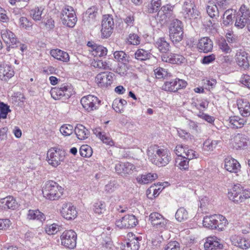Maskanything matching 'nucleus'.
I'll use <instances>...</instances> for the list:
<instances>
[{"mask_svg":"<svg viewBox=\"0 0 250 250\" xmlns=\"http://www.w3.org/2000/svg\"><path fill=\"white\" fill-rule=\"evenodd\" d=\"M147 155L152 164L158 167L167 166L171 161L169 151L157 145H151L147 149Z\"/></svg>","mask_w":250,"mask_h":250,"instance_id":"f257e3e1","label":"nucleus"},{"mask_svg":"<svg viewBox=\"0 0 250 250\" xmlns=\"http://www.w3.org/2000/svg\"><path fill=\"white\" fill-rule=\"evenodd\" d=\"M43 197L54 201L59 199L63 193V188L58 183L49 181L45 183L42 189Z\"/></svg>","mask_w":250,"mask_h":250,"instance_id":"f03ea898","label":"nucleus"},{"mask_svg":"<svg viewBox=\"0 0 250 250\" xmlns=\"http://www.w3.org/2000/svg\"><path fill=\"white\" fill-rule=\"evenodd\" d=\"M229 199L236 204H240L250 198V189H244L240 185H235L228 193Z\"/></svg>","mask_w":250,"mask_h":250,"instance_id":"7ed1b4c3","label":"nucleus"},{"mask_svg":"<svg viewBox=\"0 0 250 250\" xmlns=\"http://www.w3.org/2000/svg\"><path fill=\"white\" fill-rule=\"evenodd\" d=\"M50 94L55 100H66L74 94V91L70 84L63 83L60 86L52 88Z\"/></svg>","mask_w":250,"mask_h":250,"instance_id":"20e7f679","label":"nucleus"},{"mask_svg":"<svg viewBox=\"0 0 250 250\" xmlns=\"http://www.w3.org/2000/svg\"><path fill=\"white\" fill-rule=\"evenodd\" d=\"M64 159V153L62 150L57 147H52L48 150L46 160L52 167H57Z\"/></svg>","mask_w":250,"mask_h":250,"instance_id":"39448f33","label":"nucleus"},{"mask_svg":"<svg viewBox=\"0 0 250 250\" xmlns=\"http://www.w3.org/2000/svg\"><path fill=\"white\" fill-rule=\"evenodd\" d=\"M77 235L73 230H66L60 236L61 244L68 249H74L76 246Z\"/></svg>","mask_w":250,"mask_h":250,"instance_id":"423d86ee","label":"nucleus"},{"mask_svg":"<svg viewBox=\"0 0 250 250\" xmlns=\"http://www.w3.org/2000/svg\"><path fill=\"white\" fill-rule=\"evenodd\" d=\"M81 103L86 111L91 112L99 108L101 104V101L94 95H88L81 99Z\"/></svg>","mask_w":250,"mask_h":250,"instance_id":"0eeeda50","label":"nucleus"},{"mask_svg":"<svg viewBox=\"0 0 250 250\" xmlns=\"http://www.w3.org/2000/svg\"><path fill=\"white\" fill-rule=\"evenodd\" d=\"M138 224V220L135 215L132 214H126L121 218L117 219L116 226L121 229H131Z\"/></svg>","mask_w":250,"mask_h":250,"instance_id":"6e6552de","label":"nucleus"},{"mask_svg":"<svg viewBox=\"0 0 250 250\" xmlns=\"http://www.w3.org/2000/svg\"><path fill=\"white\" fill-rule=\"evenodd\" d=\"M181 13L184 19L189 20L197 19L200 15L199 11L190 1L184 3Z\"/></svg>","mask_w":250,"mask_h":250,"instance_id":"1a4fd4ad","label":"nucleus"},{"mask_svg":"<svg viewBox=\"0 0 250 250\" xmlns=\"http://www.w3.org/2000/svg\"><path fill=\"white\" fill-rule=\"evenodd\" d=\"M98 8L96 6L89 8L83 14V21L85 26H95L98 23Z\"/></svg>","mask_w":250,"mask_h":250,"instance_id":"9d476101","label":"nucleus"},{"mask_svg":"<svg viewBox=\"0 0 250 250\" xmlns=\"http://www.w3.org/2000/svg\"><path fill=\"white\" fill-rule=\"evenodd\" d=\"M149 221L155 229L159 230L166 229L168 222L161 214L155 212L149 215Z\"/></svg>","mask_w":250,"mask_h":250,"instance_id":"9b49d317","label":"nucleus"},{"mask_svg":"<svg viewBox=\"0 0 250 250\" xmlns=\"http://www.w3.org/2000/svg\"><path fill=\"white\" fill-rule=\"evenodd\" d=\"M114 27V22L112 16L105 15L103 17L102 22L101 33L103 38H107L111 35Z\"/></svg>","mask_w":250,"mask_h":250,"instance_id":"f8f14e48","label":"nucleus"},{"mask_svg":"<svg viewBox=\"0 0 250 250\" xmlns=\"http://www.w3.org/2000/svg\"><path fill=\"white\" fill-rule=\"evenodd\" d=\"M127 236L126 243L121 246L122 250H138L142 237L140 236H136L132 232L128 233Z\"/></svg>","mask_w":250,"mask_h":250,"instance_id":"ddd939ff","label":"nucleus"},{"mask_svg":"<svg viewBox=\"0 0 250 250\" xmlns=\"http://www.w3.org/2000/svg\"><path fill=\"white\" fill-rule=\"evenodd\" d=\"M174 6L168 3L161 7L157 13V19L162 23H165L172 17Z\"/></svg>","mask_w":250,"mask_h":250,"instance_id":"4468645a","label":"nucleus"},{"mask_svg":"<svg viewBox=\"0 0 250 250\" xmlns=\"http://www.w3.org/2000/svg\"><path fill=\"white\" fill-rule=\"evenodd\" d=\"M0 34L4 42L8 45L6 48L8 52L10 51V47H18L17 44L19 43V42L12 31L7 29H4L1 30Z\"/></svg>","mask_w":250,"mask_h":250,"instance_id":"2eb2a0df","label":"nucleus"},{"mask_svg":"<svg viewBox=\"0 0 250 250\" xmlns=\"http://www.w3.org/2000/svg\"><path fill=\"white\" fill-rule=\"evenodd\" d=\"M136 167L129 162H121L117 163L115 166L116 172L122 177H127L133 173Z\"/></svg>","mask_w":250,"mask_h":250,"instance_id":"dca6fc26","label":"nucleus"},{"mask_svg":"<svg viewBox=\"0 0 250 250\" xmlns=\"http://www.w3.org/2000/svg\"><path fill=\"white\" fill-rule=\"evenodd\" d=\"M114 75V74L110 72H103L96 76L95 81L99 87H107L112 83Z\"/></svg>","mask_w":250,"mask_h":250,"instance_id":"f3484780","label":"nucleus"},{"mask_svg":"<svg viewBox=\"0 0 250 250\" xmlns=\"http://www.w3.org/2000/svg\"><path fill=\"white\" fill-rule=\"evenodd\" d=\"M60 213L62 217L68 220L74 219L77 216L76 208L71 203H63L60 209Z\"/></svg>","mask_w":250,"mask_h":250,"instance_id":"a211bd4d","label":"nucleus"},{"mask_svg":"<svg viewBox=\"0 0 250 250\" xmlns=\"http://www.w3.org/2000/svg\"><path fill=\"white\" fill-rule=\"evenodd\" d=\"M240 11L241 15L236 18L235 26L239 29L244 28L248 25L250 16V10L246 9L245 6L240 7Z\"/></svg>","mask_w":250,"mask_h":250,"instance_id":"6ab92c4d","label":"nucleus"},{"mask_svg":"<svg viewBox=\"0 0 250 250\" xmlns=\"http://www.w3.org/2000/svg\"><path fill=\"white\" fill-rule=\"evenodd\" d=\"M236 62L241 69L248 70L250 68V59L248 54L245 51L240 50L236 54Z\"/></svg>","mask_w":250,"mask_h":250,"instance_id":"aec40b11","label":"nucleus"},{"mask_svg":"<svg viewBox=\"0 0 250 250\" xmlns=\"http://www.w3.org/2000/svg\"><path fill=\"white\" fill-rule=\"evenodd\" d=\"M250 144V141L246 135L238 133L235 135L232 141V145L236 149H244Z\"/></svg>","mask_w":250,"mask_h":250,"instance_id":"412c9836","label":"nucleus"},{"mask_svg":"<svg viewBox=\"0 0 250 250\" xmlns=\"http://www.w3.org/2000/svg\"><path fill=\"white\" fill-rule=\"evenodd\" d=\"M162 60L163 62L171 64H180L185 61V58L181 55L174 53L164 54L162 56Z\"/></svg>","mask_w":250,"mask_h":250,"instance_id":"4be33fe9","label":"nucleus"},{"mask_svg":"<svg viewBox=\"0 0 250 250\" xmlns=\"http://www.w3.org/2000/svg\"><path fill=\"white\" fill-rule=\"evenodd\" d=\"M222 245L221 243V240L218 237L213 236L207 238L204 244L205 250H213L217 249H221Z\"/></svg>","mask_w":250,"mask_h":250,"instance_id":"5701e85b","label":"nucleus"},{"mask_svg":"<svg viewBox=\"0 0 250 250\" xmlns=\"http://www.w3.org/2000/svg\"><path fill=\"white\" fill-rule=\"evenodd\" d=\"M231 244L242 249H247L250 247V241L240 236L233 235L230 237Z\"/></svg>","mask_w":250,"mask_h":250,"instance_id":"b1692460","label":"nucleus"},{"mask_svg":"<svg viewBox=\"0 0 250 250\" xmlns=\"http://www.w3.org/2000/svg\"><path fill=\"white\" fill-rule=\"evenodd\" d=\"M14 75V71L11 65L3 63H0V79L7 81Z\"/></svg>","mask_w":250,"mask_h":250,"instance_id":"393cba45","label":"nucleus"},{"mask_svg":"<svg viewBox=\"0 0 250 250\" xmlns=\"http://www.w3.org/2000/svg\"><path fill=\"white\" fill-rule=\"evenodd\" d=\"M237 104L241 115L247 118L250 115V103L247 100L239 99L237 101Z\"/></svg>","mask_w":250,"mask_h":250,"instance_id":"a878e982","label":"nucleus"},{"mask_svg":"<svg viewBox=\"0 0 250 250\" xmlns=\"http://www.w3.org/2000/svg\"><path fill=\"white\" fill-rule=\"evenodd\" d=\"M213 42L208 37H204L199 40L197 48L200 52L208 53L212 50Z\"/></svg>","mask_w":250,"mask_h":250,"instance_id":"bb28decb","label":"nucleus"},{"mask_svg":"<svg viewBox=\"0 0 250 250\" xmlns=\"http://www.w3.org/2000/svg\"><path fill=\"white\" fill-rule=\"evenodd\" d=\"M225 168L230 172L237 173L240 169V165L236 160L228 157L225 160Z\"/></svg>","mask_w":250,"mask_h":250,"instance_id":"cd10ccee","label":"nucleus"},{"mask_svg":"<svg viewBox=\"0 0 250 250\" xmlns=\"http://www.w3.org/2000/svg\"><path fill=\"white\" fill-rule=\"evenodd\" d=\"M50 54L54 59L63 62H68L70 60L69 55L68 53L59 49L51 50Z\"/></svg>","mask_w":250,"mask_h":250,"instance_id":"c85d7f7f","label":"nucleus"},{"mask_svg":"<svg viewBox=\"0 0 250 250\" xmlns=\"http://www.w3.org/2000/svg\"><path fill=\"white\" fill-rule=\"evenodd\" d=\"M247 118L239 116H231L229 118V126L232 128H242L247 122Z\"/></svg>","mask_w":250,"mask_h":250,"instance_id":"c756f323","label":"nucleus"},{"mask_svg":"<svg viewBox=\"0 0 250 250\" xmlns=\"http://www.w3.org/2000/svg\"><path fill=\"white\" fill-rule=\"evenodd\" d=\"M0 204L4 209H15L18 207V204L16 199L11 196L0 200Z\"/></svg>","mask_w":250,"mask_h":250,"instance_id":"7c9ffc66","label":"nucleus"},{"mask_svg":"<svg viewBox=\"0 0 250 250\" xmlns=\"http://www.w3.org/2000/svg\"><path fill=\"white\" fill-rule=\"evenodd\" d=\"M157 177L156 173H146L139 175L136 178V180L139 184H147L155 180Z\"/></svg>","mask_w":250,"mask_h":250,"instance_id":"2f4dec72","label":"nucleus"},{"mask_svg":"<svg viewBox=\"0 0 250 250\" xmlns=\"http://www.w3.org/2000/svg\"><path fill=\"white\" fill-rule=\"evenodd\" d=\"M75 133L78 139L83 140L89 136L90 132L86 127L81 124L77 125L74 129Z\"/></svg>","mask_w":250,"mask_h":250,"instance_id":"473e14b6","label":"nucleus"},{"mask_svg":"<svg viewBox=\"0 0 250 250\" xmlns=\"http://www.w3.org/2000/svg\"><path fill=\"white\" fill-rule=\"evenodd\" d=\"M27 218L30 220L43 222L45 219L44 214L39 209H29L27 214Z\"/></svg>","mask_w":250,"mask_h":250,"instance_id":"72a5a7b5","label":"nucleus"},{"mask_svg":"<svg viewBox=\"0 0 250 250\" xmlns=\"http://www.w3.org/2000/svg\"><path fill=\"white\" fill-rule=\"evenodd\" d=\"M91 55L94 57H103L107 54V49L102 45L94 44L91 49H89Z\"/></svg>","mask_w":250,"mask_h":250,"instance_id":"f704fd0d","label":"nucleus"},{"mask_svg":"<svg viewBox=\"0 0 250 250\" xmlns=\"http://www.w3.org/2000/svg\"><path fill=\"white\" fill-rule=\"evenodd\" d=\"M206 9L208 15L212 18L218 16L219 11L220 10L213 0H209L208 2Z\"/></svg>","mask_w":250,"mask_h":250,"instance_id":"c9c22d12","label":"nucleus"},{"mask_svg":"<svg viewBox=\"0 0 250 250\" xmlns=\"http://www.w3.org/2000/svg\"><path fill=\"white\" fill-rule=\"evenodd\" d=\"M218 217L216 214L205 216L203 220V226L210 229H216V224L215 223L218 220L216 219Z\"/></svg>","mask_w":250,"mask_h":250,"instance_id":"e433bc0d","label":"nucleus"},{"mask_svg":"<svg viewBox=\"0 0 250 250\" xmlns=\"http://www.w3.org/2000/svg\"><path fill=\"white\" fill-rule=\"evenodd\" d=\"M156 47L162 53H166L169 50L170 45L165 38H159L155 41Z\"/></svg>","mask_w":250,"mask_h":250,"instance_id":"4c0bfd02","label":"nucleus"},{"mask_svg":"<svg viewBox=\"0 0 250 250\" xmlns=\"http://www.w3.org/2000/svg\"><path fill=\"white\" fill-rule=\"evenodd\" d=\"M100 128L96 129L94 131V133L98 137L102 142L110 146H113L114 145V143L112 139L105 132H102L100 130Z\"/></svg>","mask_w":250,"mask_h":250,"instance_id":"58836bf2","label":"nucleus"},{"mask_svg":"<svg viewBox=\"0 0 250 250\" xmlns=\"http://www.w3.org/2000/svg\"><path fill=\"white\" fill-rule=\"evenodd\" d=\"M151 54L148 50L144 49H138L134 54L135 58L139 61H145L149 59Z\"/></svg>","mask_w":250,"mask_h":250,"instance_id":"ea45409f","label":"nucleus"},{"mask_svg":"<svg viewBox=\"0 0 250 250\" xmlns=\"http://www.w3.org/2000/svg\"><path fill=\"white\" fill-rule=\"evenodd\" d=\"M92 209L95 213L100 215L106 210V205L104 201L98 200L94 203Z\"/></svg>","mask_w":250,"mask_h":250,"instance_id":"a19ab883","label":"nucleus"},{"mask_svg":"<svg viewBox=\"0 0 250 250\" xmlns=\"http://www.w3.org/2000/svg\"><path fill=\"white\" fill-rule=\"evenodd\" d=\"M177 132L178 136L186 142L191 143L194 139V136L186 130L178 128Z\"/></svg>","mask_w":250,"mask_h":250,"instance_id":"79ce46f5","label":"nucleus"},{"mask_svg":"<svg viewBox=\"0 0 250 250\" xmlns=\"http://www.w3.org/2000/svg\"><path fill=\"white\" fill-rule=\"evenodd\" d=\"M189 215L188 211L183 207L178 208L175 213V218L179 222H183L188 220Z\"/></svg>","mask_w":250,"mask_h":250,"instance_id":"37998d69","label":"nucleus"},{"mask_svg":"<svg viewBox=\"0 0 250 250\" xmlns=\"http://www.w3.org/2000/svg\"><path fill=\"white\" fill-rule=\"evenodd\" d=\"M191 104L192 107H195L197 109L202 110L208 107V102L206 100L192 99Z\"/></svg>","mask_w":250,"mask_h":250,"instance_id":"c03bdc74","label":"nucleus"},{"mask_svg":"<svg viewBox=\"0 0 250 250\" xmlns=\"http://www.w3.org/2000/svg\"><path fill=\"white\" fill-rule=\"evenodd\" d=\"M161 4V0H151L147 5V12L149 13H154L158 12Z\"/></svg>","mask_w":250,"mask_h":250,"instance_id":"a18cd8bd","label":"nucleus"},{"mask_svg":"<svg viewBox=\"0 0 250 250\" xmlns=\"http://www.w3.org/2000/svg\"><path fill=\"white\" fill-rule=\"evenodd\" d=\"M234 11L232 9H229L224 13L223 18V24L224 26H228L232 23V16L234 14Z\"/></svg>","mask_w":250,"mask_h":250,"instance_id":"49530a36","label":"nucleus"},{"mask_svg":"<svg viewBox=\"0 0 250 250\" xmlns=\"http://www.w3.org/2000/svg\"><path fill=\"white\" fill-rule=\"evenodd\" d=\"M189 161V160L186 158L185 156H179L176 159V164L181 170H187L188 168Z\"/></svg>","mask_w":250,"mask_h":250,"instance_id":"de8ad7c7","label":"nucleus"},{"mask_svg":"<svg viewBox=\"0 0 250 250\" xmlns=\"http://www.w3.org/2000/svg\"><path fill=\"white\" fill-rule=\"evenodd\" d=\"M71 16L67 17L65 14L62 20V22L64 25H66L69 27H73L75 26L77 21V17L76 15H71Z\"/></svg>","mask_w":250,"mask_h":250,"instance_id":"09e8293b","label":"nucleus"},{"mask_svg":"<svg viewBox=\"0 0 250 250\" xmlns=\"http://www.w3.org/2000/svg\"><path fill=\"white\" fill-rule=\"evenodd\" d=\"M220 142L218 140L207 139L203 144L204 149L207 151H212L216 148L217 145Z\"/></svg>","mask_w":250,"mask_h":250,"instance_id":"8fccbe9b","label":"nucleus"},{"mask_svg":"<svg viewBox=\"0 0 250 250\" xmlns=\"http://www.w3.org/2000/svg\"><path fill=\"white\" fill-rule=\"evenodd\" d=\"M114 58L118 62L125 63L128 62V56L123 51H117L114 53Z\"/></svg>","mask_w":250,"mask_h":250,"instance_id":"3c124183","label":"nucleus"},{"mask_svg":"<svg viewBox=\"0 0 250 250\" xmlns=\"http://www.w3.org/2000/svg\"><path fill=\"white\" fill-rule=\"evenodd\" d=\"M43 10V8L42 7H35L30 11V16L35 21H40Z\"/></svg>","mask_w":250,"mask_h":250,"instance_id":"603ef678","label":"nucleus"},{"mask_svg":"<svg viewBox=\"0 0 250 250\" xmlns=\"http://www.w3.org/2000/svg\"><path fill=\"white\" fill-rule=\"evenodd\" d=\"M175 79L170 82H166L163 86V88L165 91L175 92L177 91V87H176L177 84Z\"/></svg>","mask_w":250,"mask_h":250,"instance_id":"864d4df0","label":"nucleus"},{"mask_svg":"<svg viewBox=\"0 0 250 250\" xmlns=\"http://www.w3.org/2000/svg\"><path fill=\"white\" fill-rule=\"evenodd\" d=\"M216 216L220 217H218V220L216 221V229H218L220 230H222L228 224V221L227 219L223 215H217Z\"/></svg>","mask_w":250,"mask_h":250,"instance_id":"5fc2aeb1","label":"nucleus"},{"mask_svg":"<svg viewBox=\"0 0 250 250\" xmlns=\"http://www.w3.org/2000/svg\"><path fill=\"white\" fill-rule=\"evenodd\" d=\"M74 131L73 127L69 124H64L61 126L60 131L64 136H68L72 134Z\"/></svg>","mask_w":250,"mask_h":250,"instance_id":"6e6d98bb","label":"nucleus"},{"mask_svg":"<svg viewBox=\"0 0 250 250\" xmlns=\"http://www.w3.org/2000/svg\"><path fill=\"white\" fill-rule=\"evenodd\" d=\"M80 155L83 157H89L92 155V150L88 145H83L80 148Z\"/></svg>","mask_w":250,"mask_h":250,"instance_id":"4d7b16f0","label":"nucleus"},{"mask_svg":"<svg viewBox=\"0 0 250 250\" xmlns=\"http://www.w3.org/2000/svg\"><path fill=\"white\" fill-rule=\"evenodd\" d=\"M45 230L49 235L55 234L60 231V226L56 223L47 225L45 228Z\"/></svg>","mask_w":250,"mask_h":250,"instance_id":"13d9d810","label":"nucleus"},{"mask_svg":"<svg viewBox=\"0 0 250 250\" xmlns=\"http://www.w3.org/2000/svg\"><path fill=\"white\" fill-rule=\"evenodd\" d=\"M218 46L219 49L225 53H229L231 51V47L224 39H221L218 41Z\"/></svg>","mask_w":250,"mask_h":250,"instance_id":"bf43d9fd","label":"nucleus"},{"mask_svg":"<svg viewBox=\"0 0 250 250\" xmlns=\"http://www.w3.org/2000/svg\"><path fill=\"white\" fill-rule=\"evenodd\" d=\"M184 156L187 159L190 160L194 158H197L199 156V154L194 150L190 148L188 146H187Z\"/></svg>","mask_w":250,"mask_h":250,"instance_id":"052dcab7","label":"nucleus"},{"mask_svg":"<svg viewBox=\"0 0 250 250\" xmlns=\"http://www.w3.org/2000/svg\"><path fill=\"white\" fill-rule=\"evenodd\" d=\"M165 250H180V243L176 241H170L164 247Z\"/></svg>","mask_w":250,"mask_h":250,"instance_id":"680f3d73","label":"nucleus"},{"mask_svg":"<svg viewBox=\"0 0 250 250\" xmlns=\"http://www.w3.org/2000/svg\"><path fill=\"white\" fill-rule=\"evenodd\" d=\"M118 188L117 182L115 181H110L104 187V190L106 193H111Z\"/></svg>","mask_w":250,"mask_h":250,"instance_id":"e2e57ef3","label":"nucleus"},{"mask_svg":"<svg viewBox=\"0 0 250 250\" xmlns=\"http://www.w3.org/2000/svg\"><path fill=\"white\" fill-rule=\"evenodd\" d=\"M183 37V34L174 32H169V38L171 42L173 43H177L182 41Z\"/></svg>","mask_w":250,"mask_h":250,"instance_id":"0e129e2a","label":"nucleus"},{"mask_svg":"<svg viewBox=\"0 0 250 250\" xmlns=\"http://www.w3.org/2000/svg\"><path fill=\"white\" fill-rule=\"evenodd\" d=\"M20 26L21 28L28 29L32 26V23L24 17H22L19 19Z\"/></svg>","mask_w":250,"mask_h":250,"instance_id":"69168bd1","label":"nucleus"},{"mask_svg":"<svg viewBox=\"0 0 250 250\" xmlns=\"http://www.w3.org/2000/svg\"><path fill=\"white\" fill-rule=\"evenodd\" d=\"M128 42L133 45H138L140 43V38L136 34H130L127 39Z\"/></svg>","mask_w":250,"mask_h":250,"instance_id":"338daca9","label":"nucleus"},{"mask_svg":"<svg viewBox=\"0 0 250 250\" xmlns=\"http://www.w3.org/2000/svg\"><path fill=\"white\" fill-rule=\"evenodd\" d=\"M154 74L157 79H161L166 76L167 74V71L162 67L156 68L154 70Z\"/></svg>","mask_w":250,"mask_h":250,"instance_id":"774afa93","label":"nucleus"}]
</instances>
